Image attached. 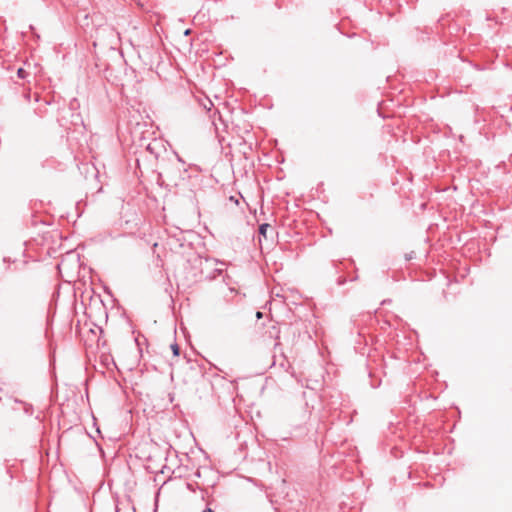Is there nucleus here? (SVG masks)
Returning a JSON list of instances; mask_svg holds the SVG:
<instances>
[{
  "label": "nucleus",
  "instance_id": "nucleus-1",
  "mask_svg": "<svg viewBox=\"0 0 512 512\" xmlns=\"http://www.w3.org/2000/svg\"><path fill=\"white\" fill-rule=\"evenodd\" d=\"M13 401H14L15 403H18V404H22V405H23V411H24V413H25L26 415L31 416V415L33 414V412H34V408H33L32 404L27 403V402H24V401H22V400H20V399H17V398H14V399H13Z\"/></svg>",
  "mask_w": 512,
  "mask_h": 512
},
{
  "label": "nucleus",
  "instance_id": "nucleus-2",
  "mask_svg": "<svg viewBox=\"0 0 512 512\" xmlns=\"http://www.w3.org/2000/svg\"><path fill=\"white\" fill-rule=\"evenodd\" d=\"M158 145V143L155 141L153 143H149L146 147V149L152 154L154 155L156 158L159 156V153L156 149V146Z\"/></svg>",
  "mask_w": 512,
  "mask_h": 512
},
{
  "label": "nucleus",
  "instance_id": "nucleus-3",
  "mask_svg": "<svg viewBox=\"0 0 512 512\" xmlns=\"http://www.w3.org/2000/svg\"><path fill=\"white\" fill-rule=\"evenodd\" d=\"M222 272H223V270L221 268L214 267L213 272L210 274H207L205 276V279H209V280L215 279L218 275L222 274Z\"/></svg>",
  "mask_w": 512,
  "mask_h": 512
},
{
  "label": "nucleus",
  "instance_id": "nucleus-4",
  "mask_svg": "<svg viewBox=\"0 0 512 512\" xmlns=\"http://www.w3.org/2000/svg\"><path fill=\"white\" fill-rule=\"evenodd\" d=\"M270 228L268 223H263L259 226V235L267 238V230Z\"/></svg>",
  "mask_w": 512,
  "mask_h": 512
},
{
  "label": "nucleus",
  "instance_id": "nucleus-5",
  "mask_svg": "<svg viewBox=\"0 0 512 512\" xmlns=\"http://www.w3.org/2000/svg\"><path fill=\"white\" fill-rule=\"evenodd\" d=\"M201 264H204L206 268H209L216 266L218 264V261L216 259L207 258L204 260V262H201Z\"/></svg>",
  "mask_w": 512,
  "mask_h": 512
},
{
  "label": "nucleus",
  "instance_id": "nucleus-6",
  "mask_svg": "<svg viewBox=\"0 0 512 512\" xmlns=\"http://www.w3.org/2000/svg\"><path fill=\"white\" fill-rule=\"evenodd\" d=\"M171 349H172V352H173V355H174V356H179L180 348H179V346H178V344H177V343H173V344L171 345Z\"/></svg>",
  "mask_w": 512,
  "mask_h": 512
},
{
  "label": "nucleus",
  "instance_id": "nucleus-7",
  "mask_svg": "<svg viewBox=\"0 0 512 512\" xmlns=\"http://www.w3.org/2000/svg\"><path fill=\"white\" fill-rule=\"evenodd\" d=\"M17 75L19 78H25V76L27 75V72L23 68H19L17 70Z\"/></svg>",
  "mask_w": 512,
  "mask_h": 512
},
{
  "label": "nucleus",
  "instance_id": "nucleus-8",
  "mask_svg": "<svg viewBox=\"0 0 512 512\" xmlns=\"http://www.w3.org/2000/svg\"><path fill=\"white\" fill-rule=\"evenodd\" d=\"M203 106L205 109L210 110L211 106H213V103L211 102V100L207 99V103H204Z\"/></svg>",
  "mask_w": 512,
  "mask_h": 512
},
{
  "label": "nucleus",
  "instance_id": "nucleus-9",
  "mask_svg": "<svg viewBox=\"0 0 512 512\" xmlns=\"http://www.w3.org/2000/svg\"><path fill=\"white\" fill-rule=\"evenodd\" d=\"M230 200L235 202V204H237V205L239 204V200L237 198H235L234 196H231Z\"/></svg>",
  "mask_w": 512,
  "mask_h": 512
},
{
  "label": "nucleus",
  "instance_id": "nucleus-10",
  "mask_svg": "<svg viewBox=\"0 0 512 512\" xmlns=\"http://www.w3.org/2000/svg\"><path fill=\"white\" fill-rule=\"evenodd\" d=\"M262 316H263L262 312L257 311V313H256V317H257V319L262 318Z\"/></svg>",
  "mask_w": 512,
  "mask_h": 512
},
{
  "label": "nucleus",
  "instance_id": "nucleus-11",
  "mask_svg": "<svg viewBox=\"0 0 512 512\" xmlns=\"http://www.w3.org/2000/svg\"><path fill=\"white\" fill-rule=\"evenodd\" d=\"M189 33H190V30H189V29H187V30L185 31V35H188Z\"/></svg>",
  "mask_w": 512,
  "mask_h": 512
},
{
  "label": "nucleus",
  "instance_id": "nucleus-12",
  "mask_svg": "<svg viewBox=\"0 0 512 512\" xmlns=\"http://www.w3.org/2000/svg\"><path fill=\"white\" fill-rule=\"evenodd\" d=\"M278 334H279V331L277 330V331H276V338H279V335H278Z\"/></svg>",
  "mask_w": 512,
  "mask_h": 512
},
{
  "label": "nucleus",
  "instance_id": "nucleus-13",
  "mask_svg": "<svg viewBox=\"0 0 512 512\" xmlns=\"http://www.w3.org/2000/svg\"><path fill=\"white\" fill-rule=\"evenodd\" d=\"M204 512H213L211 509H207Z\"/></svg>",
  "mask_w": 512,
  "mask_h": 512
}]
</instances>
